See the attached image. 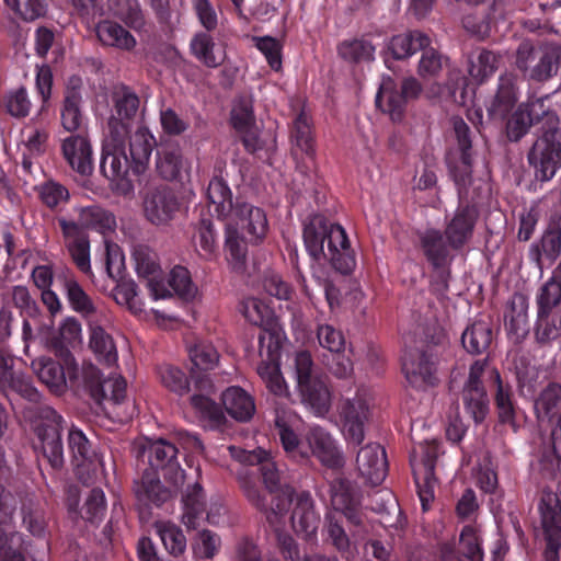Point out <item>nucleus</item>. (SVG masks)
<instances>
[{"mask_svg":"<svg viewBox=\"0 0 561 561\" xmlns=\"http://www.w3.org/2000/svg\"><path fill=\"white\" fill-rule=\"evenodd\" d=\"M65 368L49 357H39L32 362V368L39 380L53 392L61 393L67 383V375L70 380L81 381L89 388L91 396L99 403L107 402L114 405L121 404L126 398V380L119 375H113L102 380L99 369L92 364L78 368L72 358L66 359Z\"/></svg>","mask_w":561,"mask_h":561,"instance_id":"1","label":"nucleus"},{"mask_svg":"<svg viewBox=\"0 0 561 561\" xmlns=\"http://www.w3.org/2000/svg\"><path fill=\"white\" fill-rule=\"evenodd\" d=\"M176 454V447L163 439L151 442L144 448L142 456H147L150 469L135 482L134 490L139 502L145 505L150 503L159 505L170 497L171 491L160 482L159 469L175 488L184 483V471L175 462Z\"/></svg>","mask_w":561,"mask_h":561,"instance_id":"2","label":"nucleus"},{"mask_svg":"<svg viewBox=\"0 0 561 561\" xmlns=\"http://www.w3.org/2000/svg\"><path fill=\"white\" fill-rule=\"evenodd\" d=\"M304 242L309 255L317 262L328 260L339 272L350 273L355 260L345 230L329 222L323 216L311 217L304 229Z\"/></svg>","mask_w":561,"mask_h":561,"instance_id":"3","label":"nucleus"},{"mask_svg":"<svg viewBox=\"0 0 561 561\" xmlns=\"http://www.w3.org/2000/svg\"><path fill=\"white\" fill-rule=\"evenodd\" d=\"M226 224L225 250L232 268L240 270L247 255V243L236 226L244 232L249 242H261L268 231L265 211L249 203H237Z\"/></svg>","mask_w":561,"mask_h":561,"instance_id":"4","label":"nucleus"},{"mask_svg":"<svg viewBox=\"0 0 561 561\" xmlns=\"http://www.w3.org/2000/svg\"><path fill=\"white\" fill-rule=\"evenodd\" d=\"M190 358L193 365L192 378L197 391L191 397V404L201 420L217 427L225 421V415L209 397L214 392V385L206 373L216 367L219 355L211 344L198 343L190 348Z\"/></svg>","mask_w":561,"mask_h":561,"instance_id":"5","label":"nucleus"},{"mask_svg":"<svg viewBox=\"0 0 561 561\" xmlns=\"http://www.w3.org/2000/svg\"><path fill=\"white\" fill-rule=\"evenodd\" d=\"M126 140L127 126L116 118L108 119L100 170L122 195H129L134 190L131 182L126 178L128 172Z\"/></svg>","mask_w":561,"mask_h":561,"instance_id":"6","label":"nucleus"},{"mask_svg":"<svg viewBox=\"0 0 561 561\" xmlns=\"http://www.w3.org/2000/svg\"><path fill=\"white\" fill-rule=\"evenodd\" d=\"M229 455L241 463L254 466L260 465V471L263 477L266 492L263 494L248 482L243 483V489L249 501L263 512H268L271 505L277 503V496H282L283 491L291 490L289 486H279V473L275 462L270 458V454L259 448L248 451L236 446H228Z\"/></svg>","mask_w":561,"mask_h":561,"instance_id":"7","label":"nucleus"},{"mask_svg":"<svg viewBox=\"0 0 561 561\" xmlns=\"http://www.w3.org/2000/svg\"><path fill=\"white\" fill-rule=\"evenodd\" d=\"M288 510H290V524L294 531L306 540H314L320 525V515L314 508V502L307 492L295 493L285 490L282 496H277V503L271 505L265 512L267 519L275 523Z\"/></svg>","mask_w":561,"mask_h":561,"instance_id":"8","label":"nucleus"},{"mask_svg":"<svg viewBox=\"0 0 561 561\" xmlns=\"http://www.w3.org/2000/svg\"><path fill=\"white\" fill-rule=\"evenodd\" d=\"M24 416L31 421L36 434L35 449L43 454L53 468L62 467L61 416L45 404L28 408Z\"/></svg>","mask_w":561,"mask_h":561,"instance_id":"9","label":"nucleus"},{"mask_svg":"<svg viewBox=\"0 0 561 561\" xmlns=\"http://www.w3.org/2000/svg\"><path fill=\"white\" fill-rule=\"evenodd\" d=\"M294 370L301 402L314 415L324 416L331 407V392L327 383L313 374V362L308 352L296 353Z\"/></svg>","mask_w":561,"mask_h":561,"instance_id":"10","label":"nucleus"},{"mask_svg":"<svg viewBox=\"0 0 561 561\" xmlns=\"http://www.w3.org/2000/svg\"><path fill=\"white\" fill-rule=\"evenodd\" d=\"M16 501L0 485V561H32L30 543L14 529Z\"/></svg>","mask_w":561,"mask_h":561,"instance_id":"11","label":"nucleus"},{"mask_svg":"<svg viewBox=\"0 0 561 561\" xmlns=\"http://www.w3.org/2000/svg\"><path fill=\"white\" fill-rule=\"evenodd\" d=\"M528 161L540 181L551 180L561 168V128L553 126L545 130L533 145Z\"/></svg>","mask_w":561,"mask_h":561,"instance_id":"12","label":"nucleus"},{"mask_svg":"<svg viewBox=\"0 0 561 561\" xmlns=\"http://www.w3.org/2000/svg\"><path fill=\"white\" fill-rule=\"evenodd\" d=\"M332 504L334 512L325 517L324 531L331 543L342 553H348L352 543L344 528L340 524L339 516L341 513L353 524L360 525L363 523L357 503L350 499L347 493L334 491L332 494Z\"/></svg>","mask_w":561,"mask_h":561,"instance_id":"13","label":"nucleus"},{"mask_svg":"<svg viewBox=\"0 0 561 561\" xmlns=\"http://www.w3.org/2000/svg\"><path fill=\"white\" fill-rule=\"evenodd\" d=\"M341 432L347 444L358 445L365 436V425L370 417V401L365 391L344 399L339 407Z\"/></svg>","mask_w":561,"mask_h":561,"instance_id":"14","label":"nucleus"},{"mask_svg":"<svg viewBox=\"0 0 561 561\" xmlns=\"http://www.w3.org/2000/svg\"><path fill=\"white\" fill-rule=\"evenodd\" d=\"M69 449L76 466L78 478L85 484L93 483L103 477L104 463L95 454L82 431L72 428L68 435Z\"/></svg>","mask_w":561,"mask_h":561,"instance_id":"15","label":"nucleus"},{"mask_svg":"<svg viewBox=\"0 0 561 561\" xmlns=\"http://www.w3.org/2000/svg\"><path fill=\"white\" fill-rule=\"evenodd\" d=\"M293 144V156L297 168L301 173L310 172L314 169V140L312 135V125L310 116L302 111L293 122L290 134Z\"/></svg>","mask_w":561,"mask_h":561,"instance_id":"16","label":"nucleus"},{"mask_svg":"<svg viewBox=\"0 0 561 561\" xmlns=\"http://www.w3.org/2000/svg\"><path fill=\"white\" fill-rule=\"evenodd\" d=\"M541 523L546 535L547 547L545 561H559L561 546V506L556 494L549 492L541 496L539 503Z\"/></svg>","mask_w":561,"mask_h":561,"instance_id":"17","label":"nucleus"},{"mask_svg":"<svg viewBox=\"0 0 561 561\" xmlns=\"http://www.w3.org/2000/svg\"><path fill=\"white\" fill-rule=\"evenodd\" d=\"M402 371L413 388L425 390L438 383L435 362L423 351H407L402 357Z\"/></svg>","mask_w":561,"mask_h":561,"instance_id":"18","label":"nucleus"},{"mask_svg":"<svg viewBox=\"0 0 561 561\" xmlns=\"http://www.w3.org/2000/svg\"><path fill=\"white\" fill-rule=\"evenodd\" d=\"M306 459L314 456L323 466L339 469L344 466V456L335 439L320 426H312L306 433Z\"/></svg>","mask_w":561,"mask_h":561,"instance_id":"19","label":"nucleus"},{"mask_svg":"<svg viewBox=\"0 0 561 561\" xmlns=\"http://www.w3.org/2000/svg\"><path fill=\"white\" fill-rule=\"evenodd\" d=\"M302 420L288 408H277L275 415V425L278 431L279 439L285 453L296 459H306V437L302 439L298 435Z\"/></svg>","mask_w":561,"mask_h":561,"instance_id":"20","label":"nucleus"},{"mask_svg":"<svg viewBox=\"0 0 561 561\" xmlns=\"http://www.w3.org/2000/svg\"><path fill=\"white\" fill-rule=\"evenodd\" d=\"M457 149L447 157L450 172L457 185L466 186L471 175V139L469 127L462 119L454 121Z\"/></svg>","mask_w":561,"mask_h":561,"instance_id":"21","label":"nucleus"},{"mask_svg":"<svg viewBox=\"0 0 561 561\" xmlns=\"http://www.w3.org/2000/svg\"><path fill=\"white\" fill-rule=\"evenodd\" d=\"M231 124L242 136L248 151L254 152L261 148L259 129L253 114V101L250 96H239L234 100L231 110Z\"/></svg>","mask_w":561,"mask_h":561,"instance_id":"22","label":"nucleus"},{"mask_svg":"<svg viewBox=\"0 0 561 561\" xmlns=\"http://www.w3.org/2000/svg\"><path fill=\"white\" fill-rule=\"evenodd\" d=\"M356 466L360 476L370 484H380L388 470L385 449L377 443L363 446L356 457Z\"/></svg>","mask_w":561,"mask_h":561,"instance_id":"23","label":"nucleus"},{"mask_svg":"<svg viewBox=\"0 0 561 561\" xmlns=\"http://www.w3.org/2000/svg\"><path fill=\"white\" fill-rule=\"evenodd\" d=\"M61 153L70 168L82 175L93 169V150L89 138L84 135H71L62 139Z\"/></svg>","mask_w":561,"mask_h":561,"instance_id":"24","label":"nucleus"},{"mask_svg":"<svg viewBox=\"0 0 561 561\" xmlns=\"http://www.w3.org/2000/svg\"><path fill=\"white\" fill-rule=\"evenodd\" d=\"M59 225L62 230L66 248L73 262L81 272L90 274V242L84 230L76 222L66 219H59Z\"/></svg>","mask_w":561,"mask_h":561,"instance_id":"25","label":"nucleus"},{"mask_svg":"<svg viewBox=\"0 0 561 561\" xmlns=\"http://www.w3.org/2000/svg\"><path fill=\"white\" fill-rule=\"evenodd\" d=\"M145 215L154 225L171 220L179 209L173 193L167 188L149 191L144 201Z\"/></svg>","mask_w":561,"mask_h":561,"instance_id":"26","label":"nucleus"},{"mask_svg":"<svg viewBox=\"0 0 561 561\" xmlns=\"http://www.w3.org/2000/svg\"><path fill=\"white\" fill-rule=\"evenodd\" d=\"M528 300L523 295H514L505 312V330L508 339L518 344L529 332Z\"/></svg>","mask_w":561,"mask_h":561,"instance_id":"27","label":"nucleus"},{"mask_svg":"<svg viewBox=\"0 0 561 561\" xmlns=\"http://www.w3.org/2000/svg\"><path fill=\"white\" fill-rule=\"evenodd\" d=\"M156 169L168 181H182L190 174V164L179 147L168 145L157 152Z\"/></svg>","mask_w":561,"mask_h":561,"instance_id":"28","label":"nucleus"},{"mask_svg":"<svg viewBox=\"0 0 561 561\" xmlns=\"http://www.w3.org/2000/svg\"><path fill=\"white\" fill-rule=\"evenodd\" d=\"M460 557L453 545L446 543L442 547L443 561H482L483 552L480 543L478 529L474 526H465L460 534Z\"/></svg>","mask_w":561,"mask_h":561,"instance_id":"29","label":"nucleus"},{"mask_svg":"<svg viewBox=\"0 0 561 561\" xmlns=\"http://www.w3.org/2000/svg\"><path fill=\"white\" fill-rule=\"evenodd\" d=\"M192 55L204 66L217 68L226 60L224 46L216 44L207 32H197L190 42Z\"/></svg>","mask_w":561,"mask_h":561,"instance_id":"30","label":"nucleus"},{"mask_svg":"<svg viewBox=\"0 0 561 561\" xmlns=\"http://www.w3.org/2000/svg\"><path fill=\"white\" fill-rule=\"evenodd\" d=\"M227 413L239 422H247L255 413L254 398L239 386L228 387L221 394Z\"/></svg>","mask_w":561,"mask_h":561,"instance_id":"31","label":"nucleus"},{"mask_svg":"<svg viewBox=\"0 0 561 561\" xmlns=\"http://www.w3.org/2000/svg\"><path fill=\"white\" fill-rule=\"evenodd\" d=\"M477 210L473 206L459 207L446 228V238L449 247L458 249L471 237Z\"/></svg>","mask_w":561,"mask_h":561,"instance_id":"32","label":"nucleus"},{"mask_svg":"<svg viewBox=\"0 0 561 561\" xmlns=\"http://www.w3.org/2000/svg\"><path fill=\"white\" fill-rule=\"evenodd\" d=\"M517 77L514 73H504L499 78L497 92L488 107L492 117L504 118L518 100Z\"/></svg>","mask_w":561,"mask_h":561,"instance_id":"33","label":"nucleus"},{"mask_svg":"<svg viewBox=\"0 0 561 561\" xmlns=\"http://www.w3.org/2000/svg\"><path fill=\"white\" fill-rule=\"evenodd\" d=\"M490 380H492L496 387L494 401L499 421L516 430L517 407L513 400L511 386L503 382L497 369L490 371Z\"/></svg>","mask_w":561,"mask_h":561,"instance_id":"34","label":"nucleus"},{"mask_svg":"<svg viewBox=\"0 0 561 561\" xmlns=\"http://www.w3.org/2000/svg\"><path fill=\"white\" fill-rule=\"evenodd\" d=\"M127 138L129 139V153L134 169L137 173H141L157 145L156 138L145 126H138L133 134L129 131Z\"/></svg>","mask_w":561,"mask_h":561,"instance_id":"35","label":"nucleus"},{"mask_svg":"<svg viewBox=\"0 0 561 561\" xmlns=\"http://www.w3.org/2000/svg\"><path fill=\"white\" fill-rule=\"evenodd\" d=\"M420 247L427 261L435 267H443L449 259V249L439 230L427 228L417 232Z\"/></svg>","mask_w":561,"mask_h":561,"instance_id":"36","label":"nucleus"},{"mask_svg":"<svg viewBox=\"0 0 561 561\" xmlns=\"http://www.w3.org/2000/svg\"><path fill=\"white\" fill-rule=\"evenodd\" d=\"M561 252V216H554L550 219L539 243H534L530 248V257L539 263L545 256L549 260H556Z\"/></svg>","mask_w":561,"mask_h":561,"instance_id":"37","label":"nucleus"},{"mask_svg":"<svg viewBox=\"0 0 561 561\" xmlns=\"http://www.w3.org/2000/svg\"><path fill=\"white\" fill-rule=\"evenodd\" d=\"M376 104L382 112L388 113L393 121L401 118L407 102L391 77L382 78L376 95Z\"/></svg>","mask_w":561,"mask_h":561,"instance_id":"38","label":"nucleus"},{"mask_svg":"<svg viewBox=\"0 0 561 561\" xmlns=\"http://www.w3.org/2000/svg\"><path fill=\"white\" fill-rule=\"evenodd\" d=\"M430 37L420 31H409L403 34L392 36L387 48L396 59H405L416 51L428 47Z\"/></svg>","mask_w":561,"mask_h":561,"instance_id":"39","label":"nucleus"},{"mask_svg":"<svg viewBox=\"0 0 561 561\" xmlns=\"http://www.w3.org/2000/svg\"><path fill=\"white\" fill-rule=\"evenodd\" d=\"M49 139V131L45 127L27 125L22 130L23 167L30 169L31 158L42 156L46 152Z\"/></svg>","mask_w":561,"mask_h":561,"instance_id":"40","label":"nucleus"},{"mask_svg":"<svg viewBox=\"0 0 561 561\" xmlns=\"http://www.w3.org/2000/svg\"><path fill=\"white\" fill-rule=\"evenodd\" d=\"M96 35L103 45L122 50H131L137 41L134 35L121 24L113 21H102L96 25Z\"/></svg>","mask_w":561,"mask_h":561,"instance_id":"41","label":"nucleus"},{"mask_svg":"<svg viewBox=\"0 0 561 561\" xmlns=\"http://www.w3.org/2000/svg\"><path fill=\"white\" fill-rule=\"evenodd\" d=\"M542 105L538 101L520 104L507 122L506 130L511 140L517 141L524 137L535 119L538 118V108Z\"/></svg>","mask_w":561,"mask_h":561,"instance_id":"42","label":"nucleus"},{"mask_svg":"<svg viewBox=\"0 0 561 561\" xmlns=\"http://www.w3.org/2000/svg\"><path fill=\"white\" fill-rule=\"evenodd\" d=\"M82 96L75 87H68L60 108V123L68 133H75L80 129L83 123L81 110Z\"/></svg>","mask_w":561,"mask_h":561,"instance_id":"43","label":"nucleus"},{"mask_svg":"<svg viewBox=\"0 0 561 561\" xmlns=\"http://www.w3.org/2000/svg\"><path fill=\"white\" fill-rule=\"evenodd\" d=\"M207 198L218 218L228 219L233 214L231 191L222 178L215 176L207 187Z\"/></svg>","mask_w":561,"mask_h":561,"instance_id":"44","label":"nucleus"},{"mask_svg":"<svg viewBox=\"0 0 561 561\" xmlns=\"http://www.w3.org/2000/svg\"><path fill=\"white\" fill-rule=\"evenodd\" d=\"M259 335V354L263 359L279 362L282 344L285 334L278 322L261 328Z\"/></svg>","mask_w":561,"mask_h":561,"instance_id":"45","label":"nucleus"},{"mask_svg":"<svg viewBox=\"0 0 561 561\" xmlns=\"http://www.w3.org/2000/svg\"><path fill=\"white\" fill-rule=\"evenodd\" d=\"M115 114L110 119L116 118L127 126V134L130 128V121L136 116L139 108L138 96L127 87H117L113 93Z\"/></svg>","mask_w":561,"mask_h":561,"instance_id":"46","label":"nucleus"},{"mask_svg":"<svg viewBox=\"0 0 561 561\" xmlns=\"http://www.w3.org/2000/svg\"><path fill=\"white\" fill-rule=\"evenodd\" d=\"M440 451V445L437 440H431L419 444L410 458L414 476L424 473L433 476L435 460Z\"/></svg>","mask_w":561,"mask_h":561,"instance_id":"47","label":"nucleus"},{"mask_svg":"<svg viewBox=\"0 0 561 561\" xmlns=\"http://www.w3.org/2000/svg\"><path fill=\"white\" fill-rule=\"evenodd\" d=\"M82 230L95 229L102 233L107 230H113L115 227L114 216L96 205L81 207L79 209L78 222H76Z\"/></svg>","mask_w":561,"mask_h":561,"instance_id":"48","label":"nucleus"},{"mask_svg":"<svg viewBox=\"0 0 561 561\" xmlns=\"http://www.w3.org/2000/svg\"><path fill=\"white\" fill-rule=\"evenodd\" d=\"M492 341V330L488 322L476 321L468 327L461 336L463 347L471 354L484 352Z\"/></svg>","mask_w":561,"mask_h":561,"instance_id":"49","label":"nucleus"},{"mask_svg":"<svg viewBox=\"0 0 561 561\" xmlns=\"http://www.w3.org/2000/svg\"><path fill=\"white\" fill-rule=\"evenodd\" d=\"M89 343L98 357L107 365H114L117 362L118 355L113 339L101 325L90 323Z\"/></svg>","mask_w":561,"mask_h":561,"instance_id":"50","label":"nucleus"},{"mask_svg":"<svg viewBox=\"0 0 561 561\" xmlns=\"http://www.w3.org/2000/svg\"><path fill=\"white\" fill-rule=\"evenodd\" d=\"M240 311L250 323L260 328L277 322L272 308L256 297L244 298L241 302Z\"/></svg>","mask_w":561,"mask_h":561,"instance_id":"51","label":"nucleus"},{"mask_svg":"<svg viewBox=\"0 0 561 561\" xmlns=\"http://www.w3.org/2000/svg\"><path fill=\"white\" fill-rule=\"evenodd\" d=\"M534 334L540 344H548L561 336V312L537 311Z\"/></svg>","mask_w":561,"mask_h":561,"instance_id":"52","label":"nucleus"},{"mask_svg":"<svg viewBox=\"0 0 561 561\" xmlns=\"http://www.w3.org/2000/svg\"><path fill=\"white\" fill-rule=\"evenodd\" d=\"M154 529L170 554L179 557L184 553L186 537L179 526L171 522H157Z\"/></svg>","mask_w":561,"mask_h":561,"instance_id":"53","label":"nucleus"},{"mask_svg":"<svg viewBox=\"0 0 561 561\" xmlns=\"http://www.w3.org/2000/svg\"><path fill=\"white\" fill-rule=\"evenodd\" d=\"M561 386L549 383L535 401V412L540 421H550L559 411Z\"/></svg>","mask_w":561,"mask_h":561,"instance_id":"54","label":"nucleus"},{"mask_svg":"<svg viewBox=\"0 0 561 561\" xmlns=\"http://www.w3.org/2000/svg\"><path fill=\"white\" fill-rule=\"evenodd\" d=\"M257 374L272 393L278 397H289L288 386L280 373L279 362L263 359L257 366Z\"/></svg>","mask_w":561,"mask_h":561,"instance_id":"55","label":"nucleus"},{"mask_svg":"<svg viewBox=\"0 0 561 561\" xmlns=\"http://www.w3.org/2000/svg\"><path fill=\"white\" fill-rule=\"evenodd\" d=\"M65 290L68 302L76 312L84 317L98 313L96 305L76 279H67Z\"/></svg>","mask_w":561,"mask_h":561,"instance_id":"56","label":"nucleus"},{"mask_svg":"<svg viewBox=\"0 0 561 561\" xmlns=\"http://www.w3.org/2000/svg\"><path fill=\"white\" fill-rule=\"evenodd\" d=\"M462 401L476 423L484 421L489 414V399L484 388H463Z\"/></svg>","mask_w":561,"mask_h":561,"instance_id":"57","label":"nucleus"},{"mask_svg":"<svg viewBox=\"0 0 561 561\" xmlns=\"http://www.w3.org/2000/svg\"><path fill=\"white\" fill-rule=\"evenodd\" d=\"M536 59V64L529 72V79L545 81L558 72L559 55L556 49L540 48Z\"/></svg>","mask_w":561,"mask_h":561,"instance_id":"58","label":"nucleus"},{"mask_svg":"<svg viewBox=\"0 0 561 561\" xmlns=\"http://www.w3.org/2000/svg\"><path fill=\"white\" fill-rule=\"evenodd\" d=\"M500 56L490 50H481L471 58L469 66L470 77L478 83L484 82L493 76L499 68Z\"/></svg>","mask_w":561,"mask_h":561,"instance_id":"59","label":"nucleus"},{"mask_svg":"<svg viewBox=\"0 0 561 561\" xmlns=\"http://www.w3.org/2000/svg\"><path fill=\"white\" fill-rule=\"evenodd\" d=\"M184 513L182 522L188 528L196 527V520L203 515L205 511V502L202 486L194 484L183 497Z\"/></svg>","mask_w":561,"mask_h":561,"instance_id":"60","label":"nucleus"},{"mask_svg":"<svg viewBox=\"0 0 561 561\" xmlns=\"http://www.w3.org/2000/svg\"><path fill=\"white\" fill-rule=\"evenodd\" d=\"M158 377L164 388L178 396H184L190 390V382L185 373L170 364L161 365L158 368Z\"/></svg>","mask_w":561,"mask_h":561,"instance_id":"61","label":"nucleus"},{"mask_svg":"<svg viewBox=\"0 0 561 561\" xmlns=\"http://www.w3.org/2000/svg\"><path fill=\"white\" fill-rule=\"evenodd\" d=\"M339 55L348 61H370L375 57V46L366 39L344 41L340 44Z\"/></svg>","mask_w":561,"mask_h":561,"instance_id":"62","label":"nucleus"},{"mask_svg":"<svg viewBox=\"0 0 561 561\" xmlns=\"http://www.w3.org/2000/svg\"><path fill=\"white\" fill-rule=\"evenodd\" d=\"M133 257L135 270L139 277L148 279L161 274L157 254L148 247L142 244L136 245L133 251Z\"/></svg>","mask_w":561,"mask_h":561,"instance_id":"63","label":"nucleus"},{"mask_svg":"<svg viewBox=\"0 0 561 561\" xmlns=\"http://www.w3.org/2000/svg\"><path fill=\"white\" fill-rule=\"evenodd\" d=\"M560 302L561 282L554 277H551L539 288L537 293V311L559 312L554 309Z\"/></svg>","mask_w":561,"mask_h":561,"instance_id":"64","label":"nucleus"}]
</instances>
